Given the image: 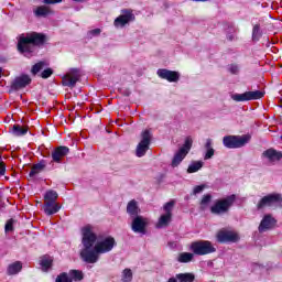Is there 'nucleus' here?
I'll list each match as a JSON object with an SVG mask.
<instances>
[{"instance_id":"obj_13","label":"nucleus","mask_w":282,"mask_h":282,"mask_svg":"<svg viewBox=\"0 0 282 282\" xmlns=\"http://www.w3.org/2000/svg\"><path fill=\"white\" fill-rule=\"evenodd\" d=\"M141 135L142 140L137 147V158H143L149 151V144H151V132L149 130L143 131Z\"/></svg>"},{"instance_id":"obj_7","label":"nucleus","mask_w":282,"mask_h":282,"mask_svg":"<svg viewBox=\"0 0 282 282\" xmlns=\"http://www.w3.org/2000/svg\"><path fill=\"white\" fill-rule=\"evenodd\" d=\"M174 206H175V200H171L163 206V210L165 214L161 215V217L159 218L156 228H166V226L171 224Z\"/></svg>"},{"instance_id":"obj_27","label":"nucleus","mask_w":282,"mask_h":282,"mask_svg":"<svg viewBox=\"0 0 282 282\" xmlns=\"http://www.w3.org/2000/svg\"><path fill=\"white\" fill-rule=\"evenodd\" d=\"M194 254L191 252H182L177 257L178 263H191L193 261Z\"/></svg>"},{"instance_id":"obj_36","label":"nucleus","mask_w":282,"mask_h":282,"mask_svg":"<svg viewBox=\"0 0 282 282\" xmlns=\"http://www.w3.org/2000/svg\"><path fill=\"white\" fill-rule=\"evenodd\" d=\"M43 67H45V63L43 62H39L35 65H33L32 69H31V74H33V76H36V74H39V72H41V69H43Z\"/></svg>"},{"instance_id":"obj_10","label":"nucleus","mask_w":282,"mask_h":282,"mask_svg":"<svg viewBox=\"0 0 282 282\" xmlns=\"http://www.w3.org/2000/svg\"><path fill=\"white\" fill-rule=\"evenodd\" d=\"M282 204V196L281 194H269L263 196L257 205L258 210H261L265 207L279 206Z\"/></svg>"},{"instance_id":"obj_2","label":"nucleus","mask_w":282,"mask_h":282,"mask_svg":"<svg viewBox=\"0 0 282 282\" xmlns=\"http://www.w3.org/2000/svg\"><path fill=\"white\" fill-rule=\"evenodd\" d=\"M47 36L43 33L30 32L21 34L18 40V51L28 58L34 53V48L45 44Z\"/></svg>"},{"instance_id":"obj_31","label":"nucleus","mask_w":282,"mask_h":282,"mask_svg":"<svg viewBox=\"0 0 282 282\" xmlns=\"http://www.w3.org/2000/svg\"><path fill=\"white\" fill-rule=\"evenodd\" d=\"M13 135H25L28 133V128H23L20 124H14L12 128Z\"/></svg>"},{"instance_id":"obj_3","label":"nucleus","mask_w":282,"mask_h":282,"mask_svg":"<svg viewBox=\"0 0 282 282\" xmlns=\"http://www.w3.org/2000/svg\"><path fill=\"white\" fill-rule=\"evenodd\" d=\"M250 134L245 135H226L223 139V144L226 149H241V147H246L248 142L251 140Z\"/></svg>"},{"instance_id":"obj_46","label":"nucleus","mask_w":282,"mask_h":282,"mask_svg":"<svg viewBox=\"0 0 282 282\" xmlns=\"http://www.w3.org/2000/svg\"><path fill=\"white\" fill-rule=\"evenodd\" d=\"M73 1H77L79 3H83V1H85V0H73Z\"/></svg>"},{"instance_id":"obj_42","label":"nucleus","mask_w":282,"mask_h":282,"mask_svg":"<svg viewBox=\"0 0 282 282\" xmlns=\"http://www.w3.org/2000/svg\"><path fill=\"white\" fill-rule=\"evenodd\" d=\"M0 175H6V163L0 161Z\"/></svg>"},{"instance_id":"obj_15","label":"nucleus","mask_w":282,"mask_h":282,"mask_svg":"<svg viewBox=\"0 0 282 282\" xmlns=\"http://www.w3.org/2000/svg\"><path fill=\"white\" fill-rule=\"evenodd\" d=\"M156 74L160 78H163L164 80H167L169 83H177V80H180V74L175 70L160 68L156 72Z\"/></svg>"},{"instance_id":"obj_28","label":"nucleus","mask_w":282,"mask_h":282,"mask_svg":"<svg viewBox=\"0 0 282 282\" xmlns=\"http://www.w3.org/2000/svg\"><path fill=\"white\" fill-rule=\"evenodd\" d=\"M50 12H52V11L48 9V7H45V6L37 7L34 10L35 17H47V14H50Z\"/></svg>"},{"instance_id":"obj_4","label":"nucleus","mask_w":282,"mask_h":282,"mask_svg":"<svg viewBox=\"0 0 282 282\" xmlns=\"http://www.w3.org/2000/svg\"><path fill=\"white\" fill-rule=\"evenodd\" d=\"M191 250L198 257H204V254H212V252L217 251V249L213 246V242L208 240H198L192 242Z\"/></svg>"},{"instance_id":"obj_8","label":"nucleus","mask_w":282,"mask_h":282,"mask_svg":"<svg viewBox=\"0 0 282 282\" xmlns=\"http://www.w3.org/2000/svg\"><path fill=\"white\" fill-rule=\"evenodd\" d=\"M265 96L264 91L256 90V91H246L243 94H235L231 96L232 100L236 102H246L248 100H261Z\"/></svg>"},{"instance_id":"obj_25","label":"nucleus","mask_w":282,"mask_h":282,"mask_svg":"<svg viewBox=\"0 0 282 282\" xmlns=\"http://www.w3.org/2000/svg\"><path fill=\"white\" fill-rule=\"evenodd\" d=\"M205 149L207 150V152L205 154V160H210V158H213V155H215V149H213V140L212 139L206 140Z\"/></svg>"},{"instance_id":"obj_41","label":"nucleus","mask_w":282,"mask_h":282,"mask_svg":"<svg viewBox=\"0 0 282 282\" xmlns=\"http://www.w3.org/2000/svg\"><path fill=\"white\" fill-rule=\"evenodd\" d=\"M205 186L204 185H198L194 187V195H198V193H202L204 191Z\"/></svg>"},{"instance_id":"obj_34","label":"nucleus","mask_w":282,"mask_h":282,"mask_svg":"<svg viewBox=\"0 0 282 282\" xmlns=\"http://www.w3.org/2000/svg\"><path fill=\"white\" fill-rule=\"evenodd\" d=\"M261 36V26L259 24H256L252 30V39L253 41H259Z\"/></svg>"},{"instance_id":"obj_5","label":"nucleus","mask_w":282,"mask_h":282,"mask_svg":"<svg viewBox=\"0 0 282 282\" xmlns=\"http://www.w3.org/2000/svg\"><path fill=\"white\" fill-rule=\"evenodd\" d=\"M235 204V195L217 200L210 208L213 215H226Z\"/></svg>"},{"instance_id":"obj_16","label":"nucleus","mask_w":282,"mask_h":282,"mask_svg":"<svg viewBox=\"0 0 282 282\" xmlns=\"http://www.w3.org/2000/svg\"><path fill=\"white\" fill-rule=\"evenodd\" d=\"M30 83H32V78H30L28 75H21L19 77H15V79L11 84V88L15 91H19V89L28 87Z\"/></svg>"},{"instance_id":"obj_47","label":"nucleus","mask_w":282,"mask_h":282,"mask_svg":"<svg viewBox=\"0 0 282 282\" xmlns=\"http://www.w3.org/2000/svg\"><path fill=\"white\" fill-rule=\"evenodd\" d=\"M232 39H235L232 35L229 36V41H232Z\"/></svg>"},{"instance_id":"obj_23","label":"nucleus","mask_w":282,"mask_h":282,"mask_svg":"<svg viewBox=\"0 0 282 282\" xmlns=\"http://www.w3.org/2000/svg\"><path fill=\"white\" fill-rule=\"evenodd\" d=\"M61 210V206L56 203H44V213L47 215H56Z\"/></svg>"},{"instance_id":"obj_22","label":"nucleus","mask_w":282,"mask_h":282,"mask_svg":"<svg viewBox=\"0 0 282 282\" xmlns=\"http://www.w3.org/2000/svg\"><path fill=\"white\" fill-rule=\"evenodd\" d=\"M127 213L128 215H131V217H138V214L140 213V207H138V202L130 200L127 205Z\"/></svg>"},{"instance_id":"obj_24","label":"nucleus","mask_w":282,"mask_h":282,"mask_svg":"<svg viewBox=\"0 0 282 282\" xmlns=\"http://www.w3.org/2000/svg\"><path fill=\"white\" fill-rule=\"evenodd\" d=\"M22 269H23V264H21V262L17 261L14 263L9 264L7 272L10 275L19 274V271Z\"/></svg>"},{"instance_id":"obj_21","label":"nucleus","mask_w":282,"mask_h":282,"mask_svg":"<svg viewBox=\"0 0 282 282\" xmlns=\"http://www.w3.org/2000/svg\"><path fill=\"white\" fill-rule=\"evenodd\" d=\"M263 155L265 158H268V160H270V162H276V161L281 160V158H282L281 152H276V150H274V149H269V150L264 151Z\"/></svg>"},{"instance_id":"obj_11","label":"nucleus","mask_w":282,"mask_h":282,"mask_svg":"<svg viewBox=\"0 0 282 282\" xmlns=\"http://www.w3.org/2000/svg\"><path fill=\"white\" fill-rule=\"evenodd\" d=\"M121 15L115 19L113 25L115 28H124L127 23H131V21H135V15L133 14V10L123 9L121 11Z\"/></svg>"},{"instance_id":"obj_35","label":"nucleus","mask_w":282,"mask_h":282,"mask_svg":"<svg viewBox=\"0 0 282 282\" xmlns=\"http://www.w3.org/2000/svg\"><path fill=\"white\" fill-rule=\"evenodd\" d=\"M73 281H83L84 275H83V271H78V270H72L69 272Z\"/></svg>"},{"instance_id":"obj_44","label":"nucleus","mask_w":282,"mask_h":282,"mask_svg":"<svg viewBox=\"0 0 282 282\" xmlns=\"http://www.w3.org/2000/svg\"><path fill=\"white\" fill-rule=\"evenodd\" d=\"M100 29H94L89 32V34H91L93 36H98L100 34Z\"/></svg>"},{"instance_id":"obj_39","label":"nucleus","mask_w":282,"mask_h":282,"mask_svg":"<svg viewBox=\"0 0 282 282\" xmlns=\"http://www.w3.org/2000/svg\"><path fill=\"white\" fill-rule=\"evenodd\" d=\"M54 74V70L52 68H46L41 73V78H50Z\"/></svg>"},{"instance_id":"obj_29","label":"nucleus","mask_w":282,"mask_h":282,"mask_svg":"<svg viewBox=\"0 0 282 282\" xmlns=\"http://www.w3.org/2000/svg\"><path fill=\"white\" fill-rule=\"evenodd\" d=\"M203 166H204V162H202V161H195V162H193V163L188 166L187 173H197V171H199Z\"/></svg>"},{"instance_id":"obj_18","label":"nucleus","mask_w":282,"mask_h":282,"mask_svg":"<svg viewBox=\"0 0 282 282\" xmlns=\"http://www.w3.org/2000/svg\"><path fill=\"white\" fill-rule=\"evenodd\" d=\"M67 153H69V148H67L65 145H61V147L56 148L52 153L53 162L61 163V160H63V158H65V155H67Z\"/></svg>"},{"instance_id":"obj_6","label":"nucleus","mask_w":282,"mask_h":282,"mask_svg":"<svg viewBox=\"0 0 282 282\" xmlns=\"http://www.w3.org/2000/svg\"><path fill=\"white\" fill-rule=\"evenodd\" d=\"M192 148H193V138L187 137L185 139V143L183 144V147L174 155V158L172 160V166L173 167L180 166V164H182V161L184 160V158H186V155H188V152L191 151Z\"/></svg>"},{"instance_id":"obj_38","label":"nucleus","mask_w":282,"mask_h":282,"mask_svg":"<svg viewBox=\"0 0 282 282\" xmlns=\"http://www.w3.org/2000/svg\"><path fill=\"white\" fill-rule=\"evenodd\" d=\"M56 282H72V279L67 276V273H62L56 278Z\"/></svg>"},{"instance_id":"obj_14","label":"nucleus","mask_w":282,"mask_h":282,"mask_svg":"<svg viewBox=\"0 0 282 282\" xmlns=\"http://www.w3.org/2000/svg\"><path fill=\"white\" fill-rule=\"evenodd\" d=\"M147 226H149V219L143 216H135L131 224L132 231L141 235L147 232Z\"/></svg>"},{"instance_id":"obj_1","label":"nucleus","mask_w":282,"mask_h":282,"mask_svg":"<svg viewBox=\"0 0 282 282\" xmlns=\"http://www.w3.org/2000/svg\"><path fill=\"white\" fill-rule=\"evenodd\" d=\"M82 243L84 248L80 250V258L85 263H97L99 254L111 252V250H113V246H116V239H113V237H107L96 243L98 237L94 232V228L91 226L84 227L82 229Z\"/></svg>"},{"instance_id":"obj_9","label":"nucleus","mask_w":282,"mask_h":282,"mask_svg":"<svg viewBox=\"0 0 282 282\" xmlns=\"http://www.w3.org/2000/svg\"><path fill=\"white\" fill-rule=\"evenodd\" d=\"M216 239L219 243H237L239 234L228 229H220L216 235Z\"/></svg>"},{"instance_id":"obj_32","label":"nucleus","mask_w":282,"mask_h":282,"mask_svg":"<svg viewBox=\"0 0 282 282\" xmlns=\"http://www.w3.org/2000/svg\"><path fill=\"white\" fill-rule=\"evenodd\" d=\"M43 169H45V165H43L42 163L33 165L29 173L30 177H34V175H39V173H41Z\"/></svg>"},{"instance_id":"obj_40","label":"nucleus","mask_w":282,"mask_h":282,"mask_svg":"<svg viewBox=\"0 0 282 282\" xmlns=\"http://www.w3.org/2000/svg\"><path fill=\"white\" fill-rule=\"evenodd\" d=\"M230 74H239V66L232 64L229 66Z\"/></svg>"},{"instance_id":"obj_12","label":"nucleus","mask_w":282,"mask_h":282,"mask_svg":"<svg viewBox=\"0 0 282 282\" xmlns=\"http://www.w3.org/2000/svg\"><path fill=\"white\" fill-rule=\"evenodd\" d=\"M80 70L74 68L69 70L66 75H64L62 79V85L64 87H76V84L80 80Z\"/></svg>"},{"instance_id":"obj_26","label":"nucleus","mask_w":282,"mask_h":282,"mask_svg":"<svg viewBox=\"0 0 282 282\" xmlns=\"http://www.w3.org/2000/svg\"><path fill=\"white\" fill-rule=\"evenodd\" d=\"M56 199H58V193H56V191L46 192L44 196L45 204L56 203Z\"/></svg>"},{"instance_id":"obj_43","label":"nucleus","mask_w":282,"mask_h":282,"mask_svg":"<svg viewBox=\"0 0 282 282\" xmlns=\"http://www.w3.org/2000/svg\"><path fill=\"white\" fill-rule=\"evenodd\" d=\"M61 1L63 0H43V2L46 3L47 6H52L54 3H61Z\"/></svg>"},{"instance_id":"obj_45","label":"nucleus","mask_w":282,"mask_h":282,"mask_svg":"<svg viewBox=\"0 0 282 282\" xmlns=\"http://www.w3.org/2000/svg\"><path fill=\"white\" fill-rule=\"evenodd\" d=\"M2 199H3V195L1 194V191H0V204H1Z\"/></svg>"},{"instance_id":"obj_37","label":"nucleus","mask_w":282,"mask_h":282,"mask_svg":"<svg viewBox=\"0 0 282 282\" xmlns=\"http://www.w3.org/2000/svg\"><path fill=\"white\" fill-rule=\"evenodd\" d=\"M6 232H12L14 230V219H9L4 226Z\"/></svg>"},{"instance_id":"obj_20","label":"nucleus","mask_w":282,"mask_h":282,"mask_svg":"<svg viewBox=\"0 0 282 282\" xmlns=\"http://www.w3.org/2000/svg\"><path fill=\"white\" fill-rule=\"evenodd\" d=\"M54 259L51 256H43L40 258V265L44 272H47L52 268Z\"/></svg>"},{"instance_id":"obj_19","label":"nucleus","mask_w":282,"mask_h":282,"mask_svg":"<svg viewBox=\"0 0 282 282\" xmlns=\"http://www.w3.org/2000/svg\"><path fill=\"white\" fill-rule=\"evenodd\" d=\"M195 281V274L193 273H178L173 278H170L167 282H193Z\"/></svg>"},{"instance_id":"obj_17","label":"nucleus","mask_w":282,"mask_h":282,"mask_svg":"<svg viewBox=\"0 0 282 282\" xmlns=\"http://www.w3.org/2000/svg\"><path fill=\"white\" fill-rule=\"evenodd\" d=\"M274 224L276 220L271 215H265L259 225V232H265V230H270L274 228Z\"/></svg>"},{"instance_id":"obj_33","label":"nucleus","mask_w":282,"mask_h":282,"mask_svg":"<svg viewBox=\"0 0 282 282\" xmlns=\"http://www.w3.org/2000/svg\"><path fill=\"white\" fill-rule=\"evenodd\" d=\"M212 199H213V196L210 194L203 196V198L200 200V209L206 210V208H208V205L210 204Z\"/></svg>"},{"instance_id":"obj_30","label":"nucleus","mask_w":282,"mask_h":282,"mask_svg":"<svg viewBox=\"0 0 282 282\" xmlns=\"http://www.w3.org/2000/svg\"><path fill=\"white\" fill-rule=\"evenodd\" d=\"M121 281L122 282H131V281H133V272L131 271V269H124L122 271Z\"/></svg>"}]
</instances>
